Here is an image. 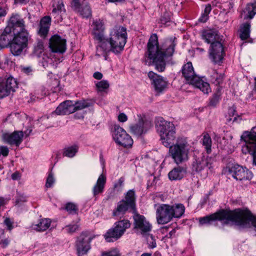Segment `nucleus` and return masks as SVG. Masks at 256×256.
Listing matches in <instances>:
<instances>
[{
    "label": "nucleus",
    "mask_w": 256,
    "mask_h": 256,
    "mask_svg": "<svg viewBox=\"0 0 256 256\" xmlns=\"http://www.w3.org/2000/svg\"><path fill=\"white\" fill-rule=\"evenodd\" d=\"M176 38H166L160 48L158 36L156 34H153L147 44L146 64L148 65L154 64L158 72H163L166 68V60L172 56L174 52L176 45Z\"/></svg>",
    "instance_id": "1"
},
{
    "label": "nucleus",
    "mask_w": 256,
    "mask_h": 256,
    "mask_svg": "<svg viewBox=\"0 0 256 256\" xmlns=\"http://www.w3.org/2000/svg\"><path fill=\"white\" fill-rule=\"evenodd\" d=\"M226 220L234 222L236 225L243 228H248L252 225L256 230V216L252 215L248 210H236L234 211L221 210L214 214L201 217L198 218L199 224L210 225L216 220Z\"/></svg>",
    "instance_id": "2"
},
{
    "label": "nucleus",
    "mask_w": 256,
    "mask_h": 256,
    "mask_svg": "<svg viewBox=\"0 0 256 256\" xmlns=\"http://www.w3.org/2000/svg\"><path fill=\"white\" fill-rule=\"evenodd\" d=\"M110 40L104 38L96 48V55L103 56L107 60V54L110 52L114 54L120 53L125 46L126 39V30L122 26H115L110 32Z\"/></svg>",
    "instance_id": "3"
},
{
    "label": "nucleus",
    "mask_w": 256,
    "mask_h": 256,
    "mask_svg": "<svg viewBox=\"0 0 256 256\" xmlns=\"http://www.w3.org/2000/svg\"><path fill=\"white\" fill-rule=\"evenodd\" d=\"M202 38L208 44H211L209 50L210 59L214 63L221 62L223 59L224 48L222 44L217 41L218 39V32L215 30H208L204 32Z\"/></svg>",
    "instance_id": "4"
},
{
    "label": "nucleus",
    "mask_w": 256,
    "mask_h": 256,
    "mask_svg": "<svg viewBox=\"0 0 256 256\" xmlns=\"http://www.w3.org/2000/svg\"><path fill=\"white\" fill-rule=\"evenodd\" d=\"M184 206L182 204L170 206L162 204L156 210V220L159 224L168 223L174 218H179L184 214Z\"/></svg>",
    "instance_id": "5"
},
{
    "label": "nucleus",
    "mask_w": 256,
    "mask_h": 256,
    "mask_svg": "<svg viewBox=\"0 0 256 256\" xmlns=\"http://www.w3.org/2000/svg\"><path fill=\"white\" fill-rule=\"evenodd\" d=\"M156 128L160 134L162 144L167 148L174 144L176 131L174 124L159 117L156 120Z\"/></svg>",
    "instance_id": "6"
},
{
    "label": "nucleus",
    "mask_w": 256,
    "mask_h": 256,
    "mask_svg": "<svg viewBox=\"0 0 256 256\" xmlns=\"http://www.w3.org/2000/svg\"><path fill=\"white\" fill-rule=\"evenodd\" d=\"M190 146L184 138H178L174 144L169 148L170 156L177 164L186 162L188 160Z\"/></svg>",
    "instance_id": "7"
},
{
    "label": "nucleus",
    "mask_w": 256,
    "mask_h": 256,
    "mask_svg": "<svg viewBox=\"0 0 256 256\" xmlns=\"http://www.w3.org/2000/svg\"><path fill=\"white\" fill-rule=\"evenodd\" d=\"M182 74L188 84L198 88L204 94H208L210 91L209 84L194 73L192 62H188L183 66Z\"/></svg>",
    "instance_id": "8"
},
{
    "label": "nucleus",
    "mask_w": 256,
    "mask_h": 256,
    "mask_svg": "<svg viewBox=\"0 0 256 256\" xmlns=\"http://www.w3.org/2000/svg\"><path fill=\"white\" fill-rule=\"evenodd\" d=\"M244 144L242 146V152L244 154L252 156L253 164L256 166V126L250 131H244L240 136Z\"/></svg>",
    "instance_id": "9"
},
{
    "label": "nucleus",
    "mask_w": 256,
    "mask_h": 256,
    "mask_svg": "<svg viewBox=\"0 0 256 256\" xmlns=\"http://www.w3.org/2000/svg\"><path fill=\"white\" fill-rule=\"evenodd\" d=\"M126 200H122L118 203L117 207L113 212L114 216L124 214L128 209L134 210L135 208L134 192L130 190L127 192Z\"/></svg>",
    "instance_id": "10"
},
{
    "label": "nucleus",
    "mask_w": 256,
    "mask_h": 256,
    "mask_svg": "<svg viewBox=\"0 0 256 256\" xmlns=\"http://www.w3.org/2000/svg\"><path fill=\"white\" fill-rule=\"evenodd\" d=\"M130 224L128 220H122L114 224V227L110 229L104 234L106 242H112V238L118 240L124 234L126 229L130 228Z\"/></svg>",
    "instance_id": "11"
},
{
    "label": "nucleus",
    "mask_w": 256,
    "mask_h": 256,
    "mask_svg": "<svg viewBox=\"0 0 256 256\" xmlns=\"http://www.w3.org/2000/svg\"><path fill=\"white\" fill-rule=\"evenodd\" d=\"M95 236L89 232H84L77 238L76 248L78 256H82L90 249V242Z\"/></svg>",
    "instance_id": "12"
},
{
    "label": "nucleus",
    "mask_w": 256,
    "mask_h": 256,
    "mask_svg": "<svg viewBox=\"0 0 256 256\" xmlns=\"http://www.w3.org/2000/svg\"><path fill=\"white\" fill-rule=\"evenodd\" d=\"M112 136L117 144L124 148L130 147L133 144L131 136L119 126H114Z\"/></svg>",
    "instance_id": "13"
},
{
    "label": "nucleus",
    "mask_w": 256,
    "mask_h": 256,
    "mask_svg": "<svg viewBox=\"0 0 256 256\" xmlns=\"http://www.w3.org/2000/svg\"><path fill=\"white\" fill-rule=\"evenodd\" d=\"M138 122L130 126V132L137 136L144 134L152 127V124L150 120L138 116Z\"/></svg>",
    "instance_id": "14"
},
{
    "label": "nucleus",
    "mask_w": 256,
    "mask_h": 256,
    "mask_svg": "<svg viewBox=\"0 0 256 256\" xmlns=\"http://www.w3.org/2000/svg\"><path fill=\"white\" fill-rule=\"evenodd\" d=\"M228 172L234 178L239 180H250L253 176L252 173L248 169L239 165L232 166L229 169Z\"/></svg>",
    "instance_id": "15"
},
{
    "label": "nucleus",
    "mask_w": 256,
    "mask_h": 256,
    "mask_svg": "<svg viewBox=\"0 0 256 256\" xmlns=\"http://www.w3.org/2000/svg\"><path fill=\"white\" fill-rule=\"evenodd\" d=\"M134 228L143 236L147 235L152 230V226L144 216L136 214L134 216Z\"/></svg>",
    "instance_id": "16"
},
{
    "label": "nucleus",
    "mask_w": 256,
    "mask_h": 256,
    "mask_svg": "<svg viewBox=\"0 0 256 256\" xmlns=\"http://www.w3.org/2000/svg\"><path fill=\"white\" fill-rule=\"evenodd\" d=\"M49 46L52 52L62 54L66 50V40L55 34L50 38Z\"/></svg>",
    "instance_id": "17"
},
{
    "label": "nucleus",
    "mask_w": 256,
    "mask_h": 256,
    "mask_svg": "<svg viewBox=\"0 0 256 256\" xmlns=\"http://www.w3.org/2000/svg\"><path fill=\"white\" fill-rule=\"evenodd\" d=\"M148 76L156 92H160L166 88L167 82L162 76L150 71L148 73Z\"/></svg>",
    "instance_id": "18"
},
{
    "label": "nucleus",
    "mask_w": 256,
    "mask_h": 256,
    "mask_svg": "<svg viewBox=\"0 0 256 256\" xmlns=\"http://www.w3.org/2000/svg\"><path fill=\"white\" fill-rule=\"evenodd\" d=\"M24 133L22 131H15L12 133H4L2 134V138L5 143L10 145H15L17 146L22 141Z\"/></svg>",
    "instance_id": "19"
},
{
    "label": "nucleus",
    "mask_w": 256,
    "mask_h": 256,
    "mask_svg": "<svg viewBox=\"0 0 256 256\" xmlns=\"http://www.w3.org/2000/svg\"><path fill=\"white\" fill-rule=\"evenodd\" d=\"M72 6L74 10L83 18H88L92 15V10L86 2L80 4L78 0H72Z\"/></svg>",
    "instance_id": "20"
},
{
    "label": "nucleus",
    "mask_w": 256,
    "mask_h": 256,
    "mask_svg": "<svg viewBox=\"0 0 256 256\" xmlns=\"http://www.w3.org/2000/svg\"><path fill=\"white\" fill-rule=\"evenodd\" d=\"M52 14L57 22H62L65 15L66 10L62 0H54Z\"/></svg>",
    "instance_id": "21"
},
{
    "label": "nucleus",
    "mask_w": 256,
    "mask_h": 256,
    "mask_svg": "<svg viewBox=\"0 0 256 256\" xmlns=\"http://www.w3.org/2000/svg\"><path fill=\"white\" fill-rule=\"evenodd\" d=\"M14 32L10 26H6L0 35V50L6 48L13 41Z\"/></svg>",
    "instance_id": "22"
},
{
    "label": "nucleus",
    "mask_w": 256,
    "mask_h": 256,
    "mask_svg": "<svg viewBox=\"0 0 256 256\" xmlns=\"http://www.w3.org/2000/svg\"><path fill=\"white\" fill-rule=\"evenodd\" d=\"M6 26H10L13 32H17L18 30L19 31L26 30L24 20L18 14L12 16L10 18Z\"/></svg>",
    "instance_id": "23"
},
{
    "label": "nucleus",
    "mask_w": 256,
    "mask_h": 256,
    "mask_svg": "<svg viewBox=\"0 0 256 256\" xmlns=\"http://www.w3.org/2000/svg\"><path fill=\"white\" fill-rule=\"evenodd\" d=\"M72 106L73 102L72 101L66 100L62 102L53 113L57 115L69 114L74 112Z\"/></svg>",
    "instance_id": "24"
},
{
    "label": "nucleus",
    "mask_w": 256,
    "mask_h": 256,
    "mask_svg": "<svg viewBox=\"0 0 256 256\" xmlns=\"http://www.w3.org/2000/svg\"><path fill=\"white\" fill-rule=\"evenodd\" d=\"M92 26L94 38L98 41V44H100L103 40H104V27L102 21L100 20H94L93 22Z\"/></svg>",
    "instance_id": "25"
},
{
    "label": "nucleus",
    "mask_w": 256,
    "mask_h": 256,
    "mask_svg": "<svg viewBox=\"0 0 256 256\" xmlns=\"http://www.w3.org/2000/svg\"><path fill=\"white\" fill-rule=\"evenodd\" d=\"M210 158L203 156L200 159L196 160L192 164V169L196 172H200L206 168H210Z\"/></svg>",
    "instance_id": "26"
},
{
    "label": "nucleus",
    "mask_w": 256,
    "mask_h": 256,
    "mask_svg": "<svg viewBox=\"0 0 256 256\" xmlns=\"http://www.w3.org/2000/svg\"><path fill=\"white\" fill-rule=\"evenodd\" d=\"M106 176L103 174H101L94 186L92 188V193L94 197L103 192L105 184L106 183Z\"/></svg>",
    "instance_id": "27"
},
{
    "label": "nucleus",
    "mask_w": 256,
    "mask_h": 256,
    "mask_svg": "<svg viewBox=\"0 0 256 256\" xmlns=\"http://www.w3.org/2000/svg\"><path fill=\"white\" fill-rule=\"evenodd\" d=\"M51 18L49 16L44 17L40 22L38 34L42 37H45L48 31L50 24Z\"/></svg>",
    "instance_id": "28"
},
{
    "label": "nucleus",
    "mask_w": 256,
    "mask_h": 256,
    "mask_svg": "<svg viewBox=\"0 0 256 256\" xmlns=\"http://www.w3.org/2000/svg\"><path fill=\"white\" fill-rule=\"evenodd\" d=\"M28 40L29 34L26 30L21 31L18 30L17 32H14L13 40L18 43L28 46Z\"/></svg>",
    "instance_id": "29"
},
{
    "label": "nucleus",
    "mask_w": 256,
    "mask_h": 256,
    "mask_svg": "<svg viewBox=\"0 0 256 256\" xmlns=\"http://www.w3.org/2000/svg\"><path fill=\"white\" fill-rule=\"evenodd\" d=\"M184 169L180 166L174 168L168 173V178L171 180H180L182 178L185 174Z\"/></svg>",
    "instance_id": "30"
},
{
    "label": "nucleus",
    "mask_w": 256,
    "mask_h": 256,
    "mask_svg": "<svg viewBox=\"0 0 256 256\" xmlns=\"http://www.w3.org/2000/svg\"><path fill=\"white\" fill-rule=\"evenodd\" d=\"M9 46L11 52L14 56L20 55L24 48L27 47L26 46L18 43L14 40L12 41Z\"/></svg>",
    "instance_id": "31"
},
{
    "label": "nucleus",
    "mask_w": 256,
    "mask_h": 256,
    "mask_svg": "<svg viewBox=\"0 0 256 256\" xmlns=\"http://www.w3.org/2000/svg\"><path fill=\"white\" fill-rule=\"evenodd\" d=\"M51 220L49 218H43L40 220L38 224H33L32 228L37 231H44L50 226Z\"/></svg>",
    "instance_id": "32"
},
{
    "label": "nucleus",
    "mask_w": 256,
    "mask_h": 256,
    "mask_svg": "<svg viewBox=\"0 0 256 256\" xmlns=\"http://www.w3.org/2000/svg\"><path fill=\"white\" fill-rule=\"evenodd\" d=\"M250 22L242 24L240 27V37L242 40H245L250 37Z\"/></svg>",
    "instance_id": "33"
},
{
    "label": "nucleus",
    "mask_w": 256,
    "mask_h": 256,
    "mask_svg": "<svg viewBox=\"0 0 256 256\" xmlns=\"http://www.w3.org/2000/svg\"><path fill=\"white\" fill-rule=\"evenodd\" d=\"M92 103L88 100H82L73 103L74 112L77 110H82L84 108H88L92 106Z\"/></svg>",
    "instance_id": "34"
},
{
    "label": "nucleus",
    "mask_w": 256,
    "mask_h": 256,
    "mask_svg": "<svg viewBox=\"0 0 256 256\" xmlns=\"http://www.w3.org/2000/svg\"><path fill=\"white\" fill-rule=\"evenodd\" d=\"M244 12L247 13L244 18V19L252 18L256 14V1L252 4H248Z\"/></svg>",
    "instance_id": "35"
},
{
    "label": "nucleus",
    "mask_w": 256,
    "mask_h": 256,
    "mask_svg": "<svg viewBox=\"0 0 256 256\" xmlns=\"http://www.w3.org/2000/svg\"><path fill=\"white\" fill-rule=\"evenodd\" d=\"M2 82L6 85V87L10 93L11 92H14L17 87L16 81L12 77L8 78L5 82Z\"/></svg>",
    "instance_id": "36"
},
{
    "label": "nucleus",
    "mask_w": 256,
    "mask_h": 256,
    "mask_svg": "<svg viewBox=\"0 0 256 256\" xmlns=\"http://www.w3.org/2000/svg\"><path fill=\"white\" fill-rule=\"evenodd\" d=\"M212 142V139L209 134H204L202 139V144L204 146L208 154L211 152Z\"/></svg>",
    "instance_id": "37"
},
{
    "label": "nucleus",
    "mask_w": 256,
    "mask_h": 256,
    "mask_svg": "<svg viewBox=\"0 0 256 256\" xmlns=\"http://www.w3.org/2000/svg\"><path fill=\"white\" fill-rule=\"evenodd\" d=\"M78 151V146L76 145H74L64 149V156L68 157H74Z\"/></svg>",
    "instance_id": "38"
},
{
    "label": "nucleus",
    "mask_w": 256,
    "mask_h": 256,
    "mask_svg": "<svg viewBox=\"0 0 256 256\" xmlns=\"http://www.w3.org/2000/svg\"><path fill=\"white\" fill-rule=\"evenodd\" d=\"M110 84L107 80H102L96 84V87L98 91L104 92L106 90L108 89Z\"/></svg>",
    "instance_id": "39"
},
{
    "label": "nucleus",
    "mask_w": 256,
    "mask_h": 256,
    "mask_svg": "<svg viewBox=\"0 0 256 256\" xmlns=\"http://www.w3.org/2000/svg\"><path fill=\"white\" fill-rule=\"evenodd\" d=\"M220 94L219 92V89L216 93L213 94L212 98L210 100L209 106L212 107H215L218 103L220 100Z\"/></svg>",
    "instance_id": "40"
},
{
    "label": "nucleus",
    "mask_w": 256,
    "mask_h": 256,
    "mask_svg": "<svg viewBox=\"0 0 256 256\" xmlns=\"http://www.w3.org/2000/svg\"><path fill=\"white\" fill-rule=\"evenodd\" d=\"M66 209L70 214H76L78 210L77 206L72 202H68L66 204Z\"/></svg>",
    "instance_id": "41"
},
{
    "label": "nucleus",
    "mask_w": 256,
    "mask_h": 256,
    "mask_svg": "<svg viewBox=\"0 0 256 256\" xmlns=\"http://www.w3.org/2000/svg\"><path fill=\"white\" fill-rule=\"evenodd\" d=\"M10 94L4 83L0 82V98L8 96Z\"/></svg>",
    "instance_id": "42"
},
{
    "label": "nucleus",
    "mask_w": 256,
    "mask_h": 256,
    "mask_svg": "<svg viewBox=\"0 0 256 256\" xmlns=\"http://www.w3.org/2000/svg\"><path fill=\"white\" fill-rule=\"evenodd\" d=\"M213 82L216 84H220L223 80V76L221 74H218L216 72H214L212 76Z\"/></svg>",
    "instance_id": "43"
},
{
    "label": "nucleus",
    "mask_w": 256,
    "mask_h": 256,
    "mask_svg": "<svg viewBox=\"0 0 256 256\" xmlns=\"http://www.w3.org/2000/svg\"><path fill=\"white\" fill-rule=\"evenodd\" d=\"M54 178L53 174L52 172H50L46 179V188H50L52 186L54 183Z\"/></svg>",
    "instance_id": "44"
},
{
    "label": "nucleus",
    "mask_w": 256,
    "mask_h": 256,
    "mask_svg": "<svg viewBox=\"0 0 256 256\" xmlns=\"http://www.w3.org/2000/svg\"><path fill=\"white\" fill-rule=\"evenodd\" d=\"M44 48L43 42L41 40H38L36 44L34 46V51L38 53H41Z\"/></svg>",
    "instance_id": "45"
},
{
    "label": "nucleus",
    "mask_w": 256,
    "mask_h": 256,
    "mask_svg": "<svg viewBox=\"0 0 256 256\" xmlns=\"http://www.w3.org/2000/svg\"><path fill=\"white\" fill-rule=\"evenodd\" d=\"M77 224L68 225L66 227V230L67 232L71 234L75 232L78 229Z\"/></svg>",
    "instance_id": "46"
},
{
    "label": "nucleus",
    "mask_w": 256,
    "mask_h": 256,
    "mask_svg": "<svg viewBox=\"0 0 256 256\" xmlns=\"http://www.w3.org/2000/svg\"><path fill=\"white\" fill-rule=\"evenodd\" d=\"M102 256H120V254L118 250H113L109 252L104 253Z\"/></svg>",
    "instance_id": "47"
},
{
    "label": "nucleus",
    "mask_w": 256,
    "mask_h": 256,
    "mask_svg": "<svg viewBox=\"0 0 256 256\" xmlns=\"http://www.w3.org/2000/svg\"><path fill=\"white\" fill-rule=\"evenodd\" d=\"M170 18L167 13L164 14L161 16L160 19V24H166L168 22H170Z\"/></svg>",
    "instance_id": "48"
},
{
    "label": "nucleus",
    "mask_w": 256,
    "mask_h": 256,
    "mask_svg": "<svg viewBox=\"0 0 256 256\" xmlns=\"http://www.w3.org/2000/svg\"><path fill=\"white\" fill-rule=\"evenodd\" d=\"M9 150L6 146H0V155L2 154L6 157L8 156Z\"/></svg>",
    "instance_id": "49"
},
{
    "label": "nucleus",
    "mask_w": 256,
    "mask_h": 256,
    "mask_svg": "<svg viewBox=\"0 0 256 256\" xmlns=\"http://www.w3.org/2000/svg\"><path fill=\"white\" fill-rule=\"evenodd\" d=\"M124 179V178H120L118 182L116 183L114 185V187L116 188H118V190H120V188L123 186Z\"/></svg>",
    "instance_id": "50"
},
{
    "label": "nucleus",
    "mask_w": 256,
    "mask_h": 256,
    "mask_svg": "<svg viewBox=\"0 0 256 256\" xmlns=\"http://www.w3.org/2000/svg\"><path fill=\"white\" fill-rule=\"evenodd\" d=\"M10 243V240L8 238H6L2 239L0 238V244L3 248H6Z\"/></svg>",
    "instance_id": "51"
},
{
    "label": "nucleus",
    "mask_w": 256,
    "mask_h": 256,
    "mask_svg": "<svg viewBox=\"0 0 256 256\" xmlns=\"http://www.w3.org/2000/svg\"><path fill=\"white\" fill-rule=\"evenodd\" d=\"M118 120L120 122H125L128 120V117L124 113H120L118 116Z\"/></svg>",
    "instance_id": "52"
},
{
    "label": "nucleus",
    "mask_w": 256,
    "mask_h": 256,
    "mask_svg": "<svg viewBox=\"0 0 256 256\" xmlns=\"http://www.w3.org/2000/svg\"><path fill=\"white\" fill-rule=\"evenodd\" d=\"M4 224L7 226L8 228L10 230L12 228V222H11L10 218H6L4 221Z\"/></svg>",
    "instance_id": "53"
},
{
    "label": "nucleus",
    "mask_w": 256,
    "mask_h": 256,
    "mask_svg": "<svg viewBox=\"0 0 256 256\" xmlns=\"http://www.w3.org/2000/svg\"><path fill=\"white\" fill-rule=\"evenodd\" d=\"M208 18V15L203 12L202 14V16H200V18L198 20L200 22H205L207 21Z\"/></svg>",
    "instance_id": "54"
},
{
    "label": "nucleus",
    "mask_w": 256,
    "mask_h": 256,
    "mask_svg": "<svg viewBox=\"0 0 256 256\" xmlns=\"http://www.w3.org/2000/svg\"><path fill=\"white\" fill-rule=\"evenodd\" d=\"M26 201V198L25 196L22 195L18 196L16 199V204H20V202H24Z\"/></svg>",
    "instance_id": "55"
},
{
    "label": "nucleus",
    "mask_w": 256,
    "mask_h": 256,
    "mask_svg": "<svg viewBox=\"0 0 256 256\" xmlns=\"http://www.w3.org/2000/svg\"><path fill=\"white\" fill-rule=\"evenodd\" d=\"M93 76L94 78L100 80L102 78V74L100 72H95L93 74Z\"/></svg>",
    "instance_id": "56"
},
{
    "label": "nucleus",
    "mask_w": 256,
    "mask_h": 256,
    "mask_svg": "<svg viewBox=\"0 0 256 256\" xmlns=\"http://www.w3.org/2000/svg\"><path fill=\"white\" fill-rule=\"evenodd\" d=\"M20 176V174L18 172H15L12 174V178L14 180L19 179Z\"/></svg>",
    "instance_id": "57"
},
{
    "label": "nucleus",
    "mask_w": 256,
    "mask_h": 256,
    "mask_svg": "<svg viewBox=\"0 0 256 256\" xmlns=\"http://www.w3.org/2000/svg\"><path fill=\"white\" fill-rule=\"evenodd\" d=\"M211 10H212V6H211L210 4H208L206 6L204 12L208 15V14L210 12Z\"/></svg>",
    "instance_id": "58"
},
{
    "label": "nucleus",
    "mask_w": 256,
    "mask_h": 256,
    "mask_svg": "<svg viewBox=\"0 0 256 256\" xmlns=\"http://www.w3.org/2000/svg\"><path fill=\"white\" fill-rule=\"evenodd\" d=\"M6 14V11L4 8H0V17L5 16Z\"/></svg>",
    "instance_id": "59"
},
{
    "label": "nucleus",
    "mask_w": 256,
    "mask_h": 256,
    "mask_svg": "<svg viewBox=\"0 0 256 256\" xmlns=\"http://www.w3.org/2000/svg\"><path fill=\"white\" fill-rule=\"evenodd\" d=\"M235 110L233 108H231L228 110V113L230 116H234V114Z\"/></svg>",
    "instance_id": "60"
},
{
    "label": "nucleus",
    "mask_w": 256,
    "mask_h": 256,
    "mask_svg": "<svg viewBox=\"0 0 256 256\" xmlns=\"http://www.w3.org/2000/svg\"><path fill=\"white\" fill-rule=\"evenodd\" d=\"M16 3L26 4L28 2V0H14Z\"/></svg>",
    "instance_id": "61"
},
{
    "label": "nucleus",
    "mask_w": 256,
    "mask_h": 256,
    "mask_svg": "<svg viewBox=\"0 0 256 256\" xmlns=\"http://www.w3.org/2000/svg\"><path fill=\"white\" fill-rule=\"evenodd\" d=\"M4 204V200L3 198H0V208Z\"/></svg>",
    "instance_id": "62"
},
{
    "label": "nucleus",
    "mask_w": 256,
    "mask_h": 256,
    "mask_svg": "<svg viewBox=\"0 0 256 256\" xmlns=\"http://www.w3.org/2000/svg\"><path fill=\"white\" fill-rule=\"evenodd\" d=\"M32 131V129L30 128V129H28L26 130L24 132L27 136H28L30 134Z\"/></svg>",
    "instance_id": "63"
},
{
    "label": "nucleus",
    "mask_w": 256,
    "mask_h": 256,
    "mask_svg": "<svg viewBox=\"0 0 256 256\" xmlns=\"http://www.w3.org/2000/svg\"><path fill=\"white\" fill-rule=\"evenodd\" d=\"M4 63L3 62V60H0V68H4Z\"/></svg>",
    "instance_id": "64"
}]
</instances>
